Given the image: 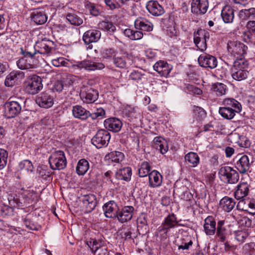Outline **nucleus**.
Here are the masks:
<instances>
[{
  "label": "nucleus",
  "instance_id": "nucleus-1",
  "mask_svg": "<svg viewBox=\"0 0 255 255\" xmlns=\"http://www.w3.org/2000/svg\"><path fill=\"white\" fill-rule=\"evenodd\" d=\"M24 85L25 92L31 95L37 94L43 88L41 78L35 75L27 77Z\"/></svg>",
  "mask_w": 255,
  "mask_h": 255
},
{
  "label": "nucleus",
  "instance_id": "nucleus-2",
  "mask_svg": "<svg viewBox=\"0 0 255 255\" xmlns=\"http://www.w3.org/2000/svg\"><path fill=\"white\" fill-rule=\"evenodd\" d=\"M49 163L53 170H61L65 168L67 160L64 152L62 150L53 152L49 157Z\"/></svg>",
  "mask_w": 255,
  "mask_h": 255
},
{
  "label": "nucleus",
  "instance_id": "nucleus-3",
  "mask_svg": "<svg viewBox=\"0 0 255 255\" xmlns=\"http://www.w3.org/2000/svg\"><path fill=\"white\" fill-rule=\"evenodd\" d=\"M219 174L222 180L230 184H234L239 179L238 172L230 166L222 167L219 171Z\"/></svg>",
  "mask_w": 255,
  "mask_h": 255
},
{
  "label": "nucleus",
  "instance_id": "nucleus-4",
  "mask_svg": "<svg viewBox=\"0 0 255 255\" xmlns=\"http://www.w3.org/2000/svg\"><path fill=\"white\" fill-rule=\"evenodd\" d=\"M111 135L109 131L105 129L99 130L92 138V143L97 148H100L108 145Z\"/></svg>",
  "mask_w": 255,
  "mask_h": 255
},
{
  "label": "nucleus",
  "instance_id": "nucleus-5",
  "mask_svg": "<svg viewBox=\"0 0 255 255\" xmlns=\"http://www.w3.org/2000/svg\"><path fill=\"white\" fill-rule=\"evenodd\" d=\"M177 219L173 214H170L166 217L161 225L158 228V232L162 239L167 238V233L170 229L173 228L177 225Z\"/></svg>",
  "mask_w": 255,
  "mask_h": 255
},
{
  "label": "nucleus",
  "instance_id": "nucleus-6",
  "mask_svg": "<svg viewBox=\"0 0 255 255\" xmlns=\"http://www.w3.org/2000/svg\"><path fill=\"white\" fill-rule=\"evenodd\" d=\"M72 66L75 69H84L86 71L102 70L105 67L103 63L97 62L90 60L77 61Z\"/></svg>",
  "mask_w": 255,
  "mask_h": 255
},
{
  "label": "nucleus",
  "instance_id": "nucleus-7",
  "mask_svg": "<svg viewBox=\"0 0 255 255\" xmlns=\"http://www.w3.org/2000/svg\"><path fill=\"white\" fill-rule=\"evenodd\" d=\"M228 52L237 59L242 57L248 49L243 43L238 41H230L228 43Z\"/></svg>",
  "mask_w": 255,
  "mask_h": 255
},
{
  "label": "nucleus",
  "instance_id": "nucleus-8",
  "mask_svg": "<svg viewBox=\"0 0 255 255\" xmlns=\"http://www.w3.org/2000/svg\"><path fill=\"white\" fill-rule=\"evenodd\" d=\"M209 39V33L204 30L200 29L194 33V42L201 51L207 49V40Z\"/></svg>",
  "mask_w": 255,
  "mask_h": 255
},
{
  "label": "nucleus",
  "instance_id": "nucleus-9",
  "mask_svg": "<svg viewBox=\"0 0 255 255\" xmlns=\"http://www.w3.org/2000/svg\"><path fill=\"white\" fill-rule=\"evenodd\" d=\"M22 53L24 57L16 61L17 67L22 70L31 68L33 65V57L35 54V52L32 53L27 51V50L23 51L22 49Z\"/></svg>",
  "mask_w": 255,
  "mask_h": 255
},
{
  "label": "nucleus",
  "instance_id": "nucleus-10",
  "mask_svg": "<svg viewBox=\"0 0 255 255\" xmlns=\"http://www.w3.org/2000/svg\"><path fill=\"white\" fill-rule=\"evenodd\" d=\"M21 110V105L17 102L11 101L4 105V114L8 119L15 117L20 113Z\"/></svg>",
  "mask_w": 255,
  "mask_h": 255
},
{
  "label": "nucleus",
  "instance_id": "nucleus-11",
  "mask_svg": "<svg viewBox=\"0 0 255 255\" xmlns=\"http://www.w3.org/2000/svg\"><path fill=\"white\" fill-rule=\"evenodd\" d=\"M134 209L133 206H127L119 209L115 219L121 223H125L130 221L133 216Z\"/></svg>",
  "mask_w": 255,
  "mask_h": 255
},
{
  "label": "nucleus",
  "instance_id": "nucleus-12",
  "mask_svg": "<svg viewBox=\"0 0 255 255\" xmlns=\"http://www.w3.org/2000/svg\"><path fill=\"white\" fill-rule=\"evenodd\" d=\"M36 102L41 108L48 109L54 104V97L49 92H42L36 98Z\"/></svg>",
  "mask_w": 255,
  "mask_h": 255
},
{
  "label": "nucleus",
  "instance_id": "nucleus-13",
  "mask_svg": "<svg viewBox=\"0 0 255 255\" xmlns=\"http://www.w3.org/2000/svg\"><path fill=\"white\" fill-rule=\"evenodd\" d=\"M54 46V43L52 41L44 38L36 43L34 49L38 53L45 54L50 53Z\"/></svg>",
  "mask_w": 255,
  "mask_h": 255
},
{
  "label": "nucleus",
  "instance_id": "nucleus-14",
  "mask_svg": "<svg viewBox=\"0 0 255 255\" xmlns=\"http://www.w3.org/2000/svg\"><path fill=\"white\" fill-rule=\"evenodd\" d=\"M199 64L204 68L214 69L217 66V60L215 57L206 53L199 56L198 59Z\"/></svg>",
  "mask_w": 255,
  "mask_h": 255
},
{
  "label": "nucleus",
  "instance_id": "nucleus-15",
  "mask_svg": "<svg viewBox=\"0 0 255 255\" xmlns=\"http://www.w3.org/2000/svg\"><path fill=\"white\" fill-rule=\"evenodd\" d=\"M191 11L196 14H204L208 8V0H193L191 3Z\"/></svg>",
  "mask_w": 255,
  "mask_h": 255
},
{
  "label": "nucleus",
  "instance_id": "nucleus-16",
  "mask_svg": "<svg viewBox=\"0 0 255 255\" xmlns=\"http://www.w3.org/2000/svg\"><path fill=\"white\" fill-rule=\"evenodd\" d=\"M103 209L107 218H115L119 211V207L116 202L111 200L105 203Z\"/></svg>",
  "mask_w": 255,
  "mask_h": 255
},
{
  "label": "nucleus",
  "instance_id": "nucleus-17",
  "mask_svg": "<svg viewBox=\"0 0 255 255\" xmlns=\"http://www.w3.org/2000/svg\"><path fill=\"white\" fill-rule=\"evenodd\" d=\"M81 201L86 212L92 211L97 204V198L95 195L92 194L84 195L81 198Z\"/></svg>",
  "mask_w": 255,
  "mask_h": 255
},
{
  "label": "nucleus",
  "instance_id": "nucleus-18",
  "mask_svg": "<svg viewBox=\"0 0 255 255\" xmlns=\"http://www.w3.org/2000/svg\"><path fill=\"white\" fill-rule=\"evenodd\" d=\"M147 11L152 15L158 16L164 13L163 7L156 0H149L146 4Z\"/></svg>",
  "mask_w": 255,
  "mask_h": 255
},
{
  "label": "nucleus",
  "instance_id": "nucleus-19",
  "mask_svg": "<svg viewBox=\"0 0 255 255\" xmlns=\"http://www.w3.org/2000/svg\"><path fill=\"white\" fill-rule=\"evenodd\" d=\"M105 128L110 131L116 132L119 131L123 126L121 121L117 118H110L104 121Z\"/></svg>",
  "mask_w": 255,
  "mask_h": 255
},
{
  "label": "nucleus",
  "instance_id": "nucleus-20",
  "mask_svg": "<svg viewBox=\"0 0 255 255\" xmlns=\"http://www.w3.org/2000/svg\"><path fill=\"white\" fill-rule=\"evenodd\" d=\"M153 69L160 76L167 77L172 69V66L164 61H159L153 65Z\"/></svg>",
  "mask_w": 255,
  "mask_h": 255
},
{
  "label": "nucleus",
  "instance_id": "nucleus-21",
  "mask_svg": "<svg viewBox=\"0 0 255 255\" xmlns=\"http://www.w3.org/2000/svg\"><path fill=\"white\" fill-rule=\"evenodd\" d=\"M24 74L23 72L14 71L11 72L6 77L4 84L6 87H12L18 81L23 79Z\"/></svg>",
  "mask_w": 255,
  "mask_h": 255
},
{
  "label": "nucleus",
  "instance_id": "nucleus-22",
  "mask_svg": "<svg viewBox=\"0 0 255 255\" xmlns=\"http://www.w3.org/2000/svg\"><path fill=\"white\" fill-rule=\"evenodd\" d=\"M236 159H237L236 167L241 173H245L250 169V163L247 155H238Z\"/></svg>",
  "mask_w": 255,
  "mask_h": 255
},
{
  "label": "nucleus",
  "instance_id": "nucleus-23",
  "mask_svg": "<svg viewBox=\"0 0 255 255\" xmlns=\"http://www.w3.org/2000/svg\"><path fill=\"white\" fill-rule=\"evenodd\" d=\"M101 36V32L97 29H90L86 31L83 36V40L86 44L97 42Z\"/></svg>",
  "mask_w": 255,
  "mask_h": 255
},
{
  "label": "nucleus",
  "instance_id": "nucleus-24",
  "mask_svg": "<svg viewBox=\"0 0 255 255\" xmlns=\"http://www.w3.org/2000/svg\"><path fill=\"white\" fill-rule=\"evenodd\" d=\"M134 26L137 29L147 32L151 31L153 27V25L150 21L141 17H138L135 20Z\"/></svg>",
  "mask_w": 255,
  "mask_h": 255
},
{
  "label": "nucleus",
  "instance_id": "nucleus-25",
  "mask_svg": "<svg viewBox=\"0 0 255 255\" xmlns=\"http://www.w3.org/2000/svg\"><path fill=\"white\" fill-rule=\"evenodd\" d=\"M123 114L130 121H134L136 119H140L141 117L140 112L137 108L129 105L125 107Z\"/></svg>",
  "mask_w": 255,
  "mask_h": 255
},
{
  "label": "nucleus",
  "instance_id": "nucleus-26",
  "mask_svg": "<svg viewBox=\"0 0 255 255\" xmlns=\"http://www.w3.org/2000/svg\"><path fill=\"white\" fill-rule=\"evenodd\" d=\"M137 230L140 234L144 235L148 232V225L147 216L146 214L141 213L137 219Z\"/></svg>",
  "mask_w": 255,
  "mask_h": 255
},
{
  "label": "nucleus",
  "instance_id": "nucleus-27",
  "mask_svg": "<svg viewBox=\"0 0 255 255\" xmlns=\"http://www.w3.org/2000/svg\"><path fill=\"white\" fill-rule=\"evenodd\" d=\"M149 186L152 188H156L161 185L162 182V176L161 174L156 170H153L150 172L149 176Z\"/></svg>",
  "mask_w": 255,
  "mask_h": 255
},
{
  "label": "nucleus",
  "instance_id": "nucleus-28",
  "mask_svg": "<svg viewBox=\"0 0 255 255\" xmlns=\"http://www.w3.org/2000/svg\"><path fill=\"white\" fill-rule=\"evenodd\" d=\"M221 17L225 23H232L234 19V9L229 5H225L221 11Z\"/></svg>",
  "mask_w": 255,
  "mask_h": 255
},
{
  "label": "nucleus",
  "instance_id": "nucleus-29",
  "mask_svg": "<svg viewBox=\"0 0 255 255\" xmlns=\"http://www.w3.org/2000/svg\"><path fill=\"white\" fill-rule=\"evenodd\" d=\"M72 114L75 118L81 120H86L90 116L89 111L79 105H76L73 107Z\"/></svg>",
  "mask_w": 255,
  "mask_h": 255
},
{
  "label": "nucleus",
  "instance_id": "nucleus-30",
  "mask_svg": "<svg viewBox=\"0 0 255 255\" xmlns=\"http://www.w3.org/2000/svg\"><path fill=\"white\" fill-rule=\"evenodd\" d=\"M204 231L207 235H213L216 231V222L212 216H208L204 220Z\"/></svg>",
  "mask_w": 255,
  "mask_h": 255
},
{
  "label": "nucleus",
  "instance_id": "nucleus-31",
  "mask_svg": "<svg viewBox=\"0 0 255 255\" xmlns=\"http://www.w3.org/2000/svg\"><path fill=\"white\" fill-rule=\"evenodd\" d=\"M153 146L162 154L166 153L168 150L167 141L160 136L155 137L154 138Z\"/></svg>",
  "mask_w": 255,
  "mask_h": 255
},
{
  "label": "nucleus",
  "instance_id": "nucleus-32",
  "mask_svg": "<svg viewBox=\"0 0 255 255\" xmlns=\"http://www.w3.org/2000/svg\"><path fill=\"white\" fill-rule=\"evenodd\" d=\"M250 187V186L247 182H242L239 184L234 193L236 199L240 200L247 196L249 194Z\"/></svg>",
  "mask_w": 255,
  "mask_h": 255
},
{
  "label": "nucleus",
  "instance_id": "nucleus-33",
  "mask_svg": "<svg viewBox=\"0 0 255 255\" xmlns=\"http://www.w3.org/2000/svg\"><path fill=\"white\" fill-rule=\"evenodd\" d=\"M238 16L241 22H244L249 19H255V8L241 9L239 10Z\"/></svg>",
  "mask_w": 255,
  "mask_h": 255
},
{
  "label": "nucleus",
  "instance_id": "nucleus-34",
  "mask_svg": "<svg viewBox=\"0 0 255 255\" xmlns=\"http://www.w3.org/2000/svg\"><path fill=\"white\" fill-rule=\"evenodd\" d=\"M236 202L234 199L225 196L220 201V207L225 212H229L235 207Z\"/></svg>",
  "mask_w": 255,
  "mask_h": 255
},
{
  "label": "nucleus",
  "instance_id": "nucleus-35",
  "mask_svg": "<svg viewBox=\"0 0 255 255\" xmlns=\"http://www.w3.org/2000/svg\"><path fill=\"white\" fill-rule=\"evenodd\" d=\"M98 92L92 88L88 89L85 93L81 94V98L84 102L87 103H92L98 98Z\"/></svg>",
  "mask_w": 255,
  "mask_h": 255
},
{
  "label": "nucleus",
  "instance_id": "nucleus-36",
  "mask_svg": "<svg viewBox=\"0 0 255 255\" xmlns=\"http://www.w3.org/2000/svg\"><path fill=\"white\" fill-rule=\"evenodd\" d=\"M222 105L228 109L235 110L237 113H239L242 111L241 104L233 98L224 99L222 102Z\"/></svg>",
  "mask_w": 255,
  "mask_h": 255
},
{
  "label": "nucleus",
  "instance_id": "nucleus-37",
  "mask_svg": "<svg viewBox=\"0 0 255 255\" xmlns=\"http://www.w3.org/2000/svg\"><path fill=\"white\" fill-rule=\"evenodd\" d=\"M132 170L129 167L120 169L116 173L117 178L127 181L130 180Z\"/></svg>",
  "mask_w": 255,
  "mask_h": 255
},
{
  "label": "nucleus",
  "instance_id": "nucleus-38",
  "mask_svg": "<svg viewBox=\"0 0 255 255\" xmlns=\"http://www.w3.org/2000/svg\"><path fill=\"white\" fill-rule=\"evenodd\" d=\"M105 158L109 163H119L123 160L124 154L121 152L114 151L107 154Z\"/></svg>",
  "mask_w": 255,
  "mask_h": 255
},
{
  "label": "nucleus",
  "instance_id": "nucleus-39",
  "mask_svg": "<svg viewBox=\"0 0 255 255\" xmlns=\"http://www.w3.org/2000/svg\"><path fill=\"white\" fill-rule=\"evenodd\" d=\"M185 160L189 166L192 167L197 166L200 162V157L198 155L194 152H190L185 156Z\"/></svg>",
  "mask_w": 255,
  "mask_h": 255
},
{
  "label": "nucleus",
  "instance_id": "nucleus-40",
  "mask_svg": "<svg viewBox=\"0 0 255 255\" xmlns=\"http://www.w3.org/2000/svg\"><path fill=\"white\" fill-rule=\"evenodd\" d=\"M32 18L35 23L39 25L45 23L47 20V17L42 10L33 12Z\"/></svg>",
  "mask_w": 255,
  "mask_h": 255
},
{
  "label": "nucleus",
  "instance_id": "nucleus-41",
  "mask_svg": "<svg viewBox=\"0 0 255 255\" xmlns=\"http://www.w3.org/2000/svg\"><path fill=\"white\" fill-rule=\"evenodd\" d=\"M249 62L244 58L236 59L234 62L232 69L236 70H248Z\"/></svg>",
  "mask_w": 255,
  "mask_h": 255
},
{
  "label": "nucleus",
  "instance_id": "nucleus-42",
  "mask_svg": "<svg viewBox=\"0 0 255 255\" xmlns=\"http://www.w3.org/2000/svg\"><path fill=\"white\" fill-rule=\"evenodd\" d=\"M89 169V163L85 159H80L76 166V172L79 175L85 174Z\"/></svg>",
  "mask_w": 255,
  "mask_h": 255
},
{
  "label": "nucleus",
  "instance_id": "nucleus-43",
  "mask_svg": "<svg viewBox=\"0 0 255 255\" xmlns=\"http://www.w3.org/2000/svg\"><path fill=\"white\" fill-rule=\"evenodd\" d=\"M125 36L132 40L140 39L143 37V33L138 30H133L129 28H126L124 30Z\"/></svg>",
  "mask_w": 255,
  "mask_h": 255
},
{
  "label": "nucleus",
  "instance_id": "nucleus-44",
  "mask_svg": "<svg viewBox=\"0 0 255 255\" xmlns=\"http://www.w3.org/2000/svg\"><path fill=\"white\" fill-rule=\"evenodd\" d=\"M66 19L68 22L74 25L79 26L83 22V19L75 12H70L67 14Z\"/></svg>",
  "mask_w": 255,
  "mask_h": 255
},
{
  "label": "nucleus",
  "instance_id": "nucleus-45",
  "mask_svg": "<svg viewBox=\"0 0 255 255\" xmlns=\"http://www.w3.org/2000/svg\"><path fill=\"white\" fill-rule=\"evenodd\" d=\"M91 251L94 253V255H108L109 253L107 248L100 247L99 243L96 240L93 242Z\"/></svg>",
  "mask_w": 255,
  "mask_h": 255
},
{
  "label": "nucleus",
  "instance_id": "nucleus-46",
  "mask_svg": "<svg viewBox=\"0 0 255 255\" xmlns=\"http://www.w3.org/2000/svg\"><path fill=\"white\" fill-rule=\"evenodd\" d=\"M211 90L217 96H221L225 94L227 87L223 83H216L212 86Z\"/></svg>",
  "mask_w": 255,
  "mask_h": 255
},
{
  "label": "nucleus",
  "instance_id": "nucleus-47",
  "mask_svg": "<svg viewBox=\"0 0 255 255\" xmlns=\"http://www.w3.org/2000/svg\"><path fill=\"white\" fill-rule=\"evenodd\" d=\"M98 27L105 31L108 32L110 33L114 32L116 28V26L111 21H102L99 23Z\"/></svg>",
  "mask_w": 255,
  "mask_h": 255
},
{
  "label": "nucleus",
  "instance_id": "nucleus-48",
  "mask_svg": "<svg viewBox=\"0 0 255 255\" xmlns=\"http://www.w3.org/2000/svg\"><path fill=\"white\" fill-rule=\"evenodd\" d=\"M219 113L222 117L227 120L232 119L237 113L233 109L231 110L224 106L219 108Z\"/></svg>",
  "mask_w": 255,
  "mask_h": 255
},
{
  "label": "nucleus",
  "instance_id": "nucleus-49",
  "mask_svg": "<svg viewBox=\"0 0 255 255\" xmlns=\"http://www.w3.org/2000/svg\"><path fill=\"white\" fill-rule=\"evenodd\" d=\"M151 166L150 164L147 161L142 162L139 166L138 170L139 176L140 177H144L149 176Z\"/></svg>",
  "mask_w": 255,
  "mask_h": 255
},
{
  "label": "nucleus",
  "instance_id": "nucleus-50",
  "mask_svg": "<svg viewBox=\"0 0 255 255\" xmlns=\"http://www.w3.org/2000/svg\"><path fill=\"white\" fill-rule=\"evenodd\" d=\"M249 70H236L232 69V77L238 81H241L247 78Z\"/></svg>",
  "mask_w": 255,
  "mask_h": 255
},
{
  "label": "nucleus",
  "instance_id": "nucleus-51",
  "mask_svg": "<svg viewBox=\"0 0 255 255\" xmlns=\"http://www.w3.org/2000/svg\"><path fill=\"white\" fill-rule=\"evenodd\" d=\"M22 195L24 197L28 206H29L30 204H32L33 202H35L37 200V195L33 191L25 190L22 193Z\"/></svg>",
  "mask_w": 255,
  "mask_h": 255
},
{
  "label": "nucleus",
  "instance_id": "nucleus-52",
  "mask_svg": "<svg viewBox=\"0 0 255 255\" xmlns=\"http://www.w3.org/2000/svg\"><path fill=\"white\" fill-rule=\"evenodd\" d=\"M129 78L137 83H143L146 80L145 74L138 70H133L129 74Z\"/></svg>",
  "mask_w": 255,
  "mask_h": 255
},
{
  "label": "nucleus",
  "instance_id": "nucleus-53",
  "mask_svg": "<svg viewBox=\"0 0 255 255\" xmlns=\"http://www.w3.org/2000/svg\"><path fill=\"white\" fill-rule=\"evenodd\" d=\"M229 140L233 143H236L239 146H245L246 144H243V140L245 138L243 136H240L239 134L234 132L232 133L229 136Z\"/></svg>",
  "mask_w": 255,
  "mask_h": 255
},
{
  "label": "nucleus",
  "instance_id": "nucleus-54",
  "mask_svg": "<svg viewBox=\"0 0 255 255\" xmlns=\"http://www.w3.org/2000/svg\"><path fill=\"white\" fill-rule=\"evenodd\" d=\"M18 168L24 172H29L33 171V166L30 160H24L19 163Z\"/></svg>",
  "mask_w": 255,
  "mask_h": 255
},
{
  "label": "nucleus",
  "instance_id": "nucleus-55",
  "mask_svg": "<svg viewBox=\"0 0 255 255\" xmlns=\"http://www.w3.org/2000/svg\"><path fill=\"white\" fill-rule=\"evenodd\" d=\"M225 222L223 220H220L218 222L217 227V235L220 238L222 241L225 240V229L223 227Z\"/></svg>",
  "mask_w": 255,
  "mask_h": 255
},
{
  "label": "nucleus",
  "instance_id": "nucleus-56",
  "mask_svg": "<svg viewBox=\"0 0 255 255\" xmlns=\"http://www.w3.org/2000/svg\"><path fill=\"white\" fill-rule=\"evenodd\" d=\"M113 63L116 67L120 68H124L127 65L126 58L121 56H116L114 55L113 57Z\"/></svg>",
  "mask_w": 255,
  "mask_h": 255
},
{
  "label": "nucleus",
  "instance_id": "nucleus-57",
  "mask_svg": "<svg viewBox=\"0 0 255 255\" xmlns=\"http://www.w3.org/2000/svg\"><path fill=\"white\" fill-rule=\"evenodd\" d=\"M7 157V152L3 149L0 148V170L3 169L6 166Z\"/></svg>",
  "mask_w": 255,
  "mask_h": 255
},
{
  "label": "nucleus",
  "instance_id": "nucleus-58",
  "mask_svg": "<svg viewBox=\"0 0 255 255\" xmlns=\"http://www.w3.org/2000/svg\"><path fill=\"white\" fill-rule=\"evenodd\" d=\"M248 236V233L245 231H237L235 232V238L239 242H244Z\"/></svg>",
  "mask_w": 255,
  "mask_h": 255
},
{
  "label": "nucleus",
  "instance_id": "nucleus-59",
  "mask_svg": "<svg viewBox=\"0 0 255 255\" xmlns=\"http://www.w3.org/2000/svg\"><path fill=\"white\" fill-rule=\"evenodd\" d=\"M105 116V111L102 108H99L96 110L95 112L90 114V117L93 120H95L96 119H102Z\"/></svg>",
  "mask_w": 255,
  "mask_h": 255
},
{
  "label": "nucleus",
  "instance_id": "nucleus-60",
  "mask_svg": "<svg viewBox=\"0 0 255 255\" xmlns=\"http://www.w3.org/2000/svg\"><path fill=\"white\" fill-rule=\"evenodd\" d=\"M193 242L191 240H185L183 239L181 240L180 244L177 243V246H178V250H188L190 247L192 246Z\"/></svg>",
  "mask_w": 255,
  "mask_h": 255
},
{
  "label": "nucleus",
  "instance_id": "nucleus-61",
  "mask_svg": "<svg viewBox=\"0 0 255 255\" xmlns=\"http://www.w3.org/2000/svg\"><path fill=\"white\" fill-rule=\"evenodd\" d=\"M14 201L17 207L19 208H23L28 206L22 194H21V196H19L18 198H14Z\"/></svg>",
  "mask_w": 255,
  "mask_h": 255
},
{
  "label": "nucleus",
  "instance_id": "nucleus-62",
  "mask_svg": "<svg viewBox=\"0 0 255 255\" xmlns=\"http://www.w3.org/2000/svg\"><path fill=\"white\" fill-rule=\"evenodd\" d=\"M106 4L112 10L119 8L121 5L118 2H116L115 0H104Z\"/></svg>",
  "mask_w": 255,
  "mask_h": 255
},
{
  "label": "nucleus",
  "instance_id": "nucleus-63",
  "mask_svg": "<svg viewBox=\"0 0 255 255\" xmlns=\"http://www.w3.org/2000/svg\"><path fill=\"white\" fill-rule=\"evenodd\" d=\"M86 8L88 9L90 13L94 15L97 16L99 14V9L96 7L94 3H89L86 5Z\"/></svg>",
  "mask_w": 255,
  "mask_h": 255
},
{
  "label": "nucleus",
  "instance_id": "nucleus-64",
  "mask_svg": "<svg viewBox=\"0 0 255 255\" xmlns=\"http://www.w3.org/2000/svg\"><path fill=\"white\" fill-rule=\"evenodd\" d=\"M239 224L245 227H251L252 224V220L247 217H242L239 221Z\"/></svg>",
  "mask_w": 255,
  "mask_h": 255
}]
</instances>
